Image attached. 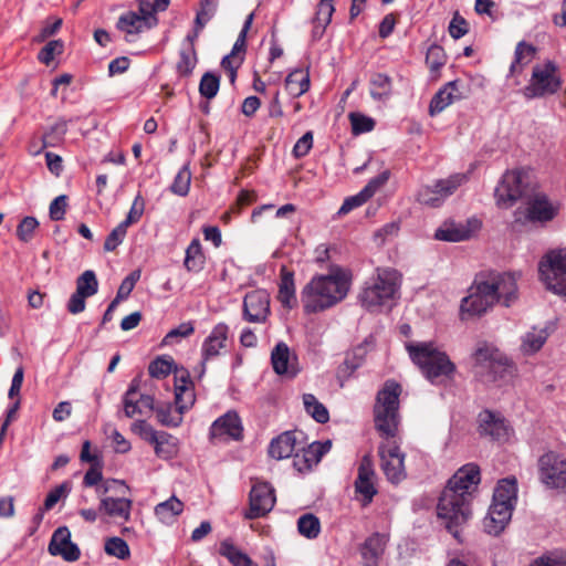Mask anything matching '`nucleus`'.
Segmentation results:
<instances>
[{
  "label": "nucleus",
  "instance_id": "1",
  "mask_svg": "<svg viewBox=\"0 0 566 566\" xmlns=\"http://www.w3.org/2000/svg\"><path fill=\"white\" fill-rule=\"evenodd\" d=\"M400 392V385L387 381L378 392L374 407L375 427L385 439L379 447L380 467L387 480L394 484L406 478L405 454L396 439Z\"/></svg>",
  "mask_w": 566,
  "mask_h": 566
},
{
  "label": "nucleus",
  "instance_id": "2",
  "mask_svg": "<svg viewBox=\"0 0 566 566\" xmlns=\"http://www.w3.org/2000/svg\"><path fill=\"white\" fill-rule=\"evenodd\" d=\"M517 298L516 279L511 273L488 272L475 276L468 295L462 298V319L485 314L495 304L510 306Z\"/></svg>",
  "mask_w": 566,
  "mask_h": 566
},
{
  "label": "nucleus",
  "instance_id": "3",
  "mask_svg": "<svg viewBox=\"0 0 566 566\" xmlns=\"http://www.w3.org/2000/svg\"><path fill=\"white\" fill-rule=\"evenodd\" d=\"M352 274L348 270L332 265L327 273L314 275L301 291V303L306 314L329 310L348 294Z\"/></svg>",
  "mask_w": 566,
  "mask_h": 566
},
{
  "label": "nucleus",
  "instance_id": "4",
  "mask_svg": "<svg viewBox=\"0 0 566 566\" xmlns=\"http://www.w3.org/2000/svg\"><path fill=\"white\" fill-rule=\"evenodd\" d=\"M406 349L415 365L432 384H446L453 379L457 367L444 350L432 342H408Z\"/></svg>",
  "mask_w": 566,
  "mask_h": 566
},
{
  "label": "nucleus",
  "instance_id": "5",
  "mask_svg": "<svg viewBox=\"0 0 566 566\" xmlns=\"http://www.w3.org/2000/svg\"><path fill=\"white\" fill-rule=\"evenodd\" d=\"M400 273L391 268H378L364 284L359 294L361 305L370 312L390 308L398 298Z\"/></svg>",
  "mask_w": 566,
  "mask_h": 566
},
{
  "label": "nucleus",
  "instance_id": "6",
  "mask_svg": "<svg viewBox=\"0 0 566 566\" xmlns=\"http://www.w3.org/2000/svg\"><path fill=\"white\" fill-rule=\"evenodd\" d=\"M536 181L528 169L507 170L495 187V202L497 207L509 209L516 201L527 199L536 190Z\"/></svg>",
  "mask_w": 566,
  "mask_h": 566
},
{
  "label": "nucleus",
  "instance_id": "7",
  "mask_svg": "<svg viewBox=\"0 0 566 566\" xmlns=\"http://www.w3.org/2000/svg\"><path fill=\"white\" fill-rule=\"evenodd\" d=\"M470 503L465 495L457 493L452 489H444L439 499L438 516L444 521L446 527L455 538H459V528L471 516Z\"/></svg>",
  "mask_w": 566,
  "mask_h": 566
},
{
  "label": "nucleus",
  "instance_id": "8",
  "mask_svg": "<svg viewBox=\"0 0 566 566\" xmlns=\"http://www.w3.org/2000/svg\"><path fill=\"white\" fill-rule=\"evenodd\" d=\"M538 273L548 291L566 297V248L546 252L538 263Z\"/></svg>",
  "mask_w": 566,
  "mask_h": 566
},
{
  "label": "nucleus",
  "instance_id": "9",
  "mask_svg": "<svg viewBox=\"0 0 566 566\" xmlns=\"http://www.w3.org/2000/svg\"><path fill=\"white\" fill-rule=\"evenodd\" d=\"M559 203L551 200L545 193L534 190L528 196L524 207L514 211V222L518 224L539 223L552 221L558 214Z\"/></svg>",
  "mask_w": 566,
  "mask_h": 566
},
{
  "label": "nucleus",
  "instance_id": "10",
  "mask_svg": "<svg viewBox=\"0 0 566 566\" xmlns=\"http://www.w3.org/2000/svg\"><path fill=\"white\" fill-rule=\"evenodd\" d=\"M560 87V78L557 67L552 62H545L534 66L530 84L524 94L528 98L553 94Z\"/></svg>",
  "mask_w": 566,
  "mask_h": 566
},
{
  "label": "nucleus",
  "instance_id": "11",
  "mask_svg": "<svg viewBox=\"0 0 566 566\" xmlns=\"http://www.w3.org/2000/svg\"><path fill=\"white\" fill-rule=\"evenodd\" d=\"M539 479L549 489L566 492V459L548 452L539 459Z\"/></svg>",
  "mask_w": 566,
  "mask_h": 566
},
{
  "label": "nucleus",
  "instance_id": "12",
  "mask_svg": "<svg viewBox=\"0 0 566 566\" xmlns=\"http://www.w3.org/2000/svg\"><path fill=\"white\" fill-rule=\"evenodd\" d=\"M465 181L464 175H453L436 181L432 186L422 187L417 196L419 203L436 208L442 205Z\"/></svg>",
  "mask_w": 566,
  "mask_h": 566
},
{
  "label": "nucleus",
  "instance_id": "13",
  "mask_svg": "<svg viewBox=\"0 0 566 566\" xmlns=\"http://www.w3.org/2000/svg\"><path fill=\"white\" fill-rule=\"evenodd\" d=\"M195 391L192 387V382L189 379V376L181 371L179 375H176L175 382V403L178 409L179 416L176 418L168 419L161 411L158 412L159 421L165 426L177 427L181 422V413L185 410H188L195 402Z\"/></svg>",
  "mask_w": 566,
  "mask_h": 566
},
{
  "label": "nucleus",
  "instance_id": "14",
  "mask_svg": "<svg viewBox=\"0 0 566 566\" xmlns=\"http://www.w3.org/2000/svg\"><path fill=\"white\" fill-rule=\"evenodd\" d=\"M481 229V221L476 218L464 222L444 221L434 233L440 241L460 242L473 238Z\"/></svg>",
  "mask_w": 566,
  "mask_h": 566
},
{
  "label": "nucleus",
  "instance_id": "15",
  "mask_svg": "<svg viewBox=\"0 0 566 566\" xmlns=\"http://www.w3.org/2000/svg\"><path fill=\"white\" fill-rule=\"evenodd\" d=\"M480 481V468L475 463H468L454 473L446 489H452V491L465 495L467 500L471 502Z\"/></svg>",
  "mask_w": 566,
  "mask_h": 566
},
{
  "label": "nucleus",
  "instance_id": "16",
  "mask_svg": "<svg viewBox=\"0 0 566 566\" xmlns=\"http://www.w3.org/2000/svg\"><path fill=\"white\" fill-rule=\"evenodd\" d=\"M275 504L273 488L265 482H256L250 492V509L247 518H258L266 515Z\"/></svg>",
  "mask_w": 566,
  "mask_h": 566
},
{
  "label": "nucleus",
  "instance_id": "17",
  "mask_svg": "<svg viewBox=\"0 0 566 566\" xmlns=\"http://www.w3.org/2000/svg\"><path fill=\"white\" fill-rule=\"evenodd\" d=\"M270 310V294L265 290L249 292L243 300V317L250 323L266 322Z\"/></svg>",
  "mask_w": 566,
  "mask_h": 566
},
{
  "label": "nucleus",
  "instance_id": "18",
  "mask_svg": "<svg viewBox=\"0 0 566 566\" xmlns=\"http://www.w3.org/2000/svg\"><path fill=\"white\" fill-rule=\"evenodd\" d=\"M479 428L482 436L499 442L507 441L512 433L506 420L501 415L489 410L479 415Z\"/></svg>",
  "mask_w": 566,
  "mask_h": 566
},
{
  "label": "nucleus",
  "instance_id": "19",
  "mask_svg": "<svg viewBox=\"0 0 566 566\" xmlns=\"http://www.w3.org/2000/svg\"><path fill=\"white\" fill-rule=\"evenodd\" d=\"M389 179V171L385 170L377 177L369 180V182L355 196L348 197L344 200L337 214L339 217L348 214L352 210L363 206L369 200Z\"/></svg>",
  "mask_w": 566,
  "mask_h": 566
},
{
  "label": "nucleus",
  "instance_id": "20",
  "mask_svg": "<svg viewBox=\"0 0 566 566\" xmlns=\"http://www.w3.org/2000/svg\"><path fill=\"white\" fill-rule=\"evenodd\" d=\"M229 327L224 323L217 324L208 337L205 339L201 347V374L205 373V365L208 360L216 358L222 354L227 347Z\"/></svg>",
  "mask_w": 566,
  "mask_h": 566
},
{
  "label": "nucleus",
  "instance_id": "21",
  "mask_svg": "<svg viewBox=\"0 0 566 566\" xmlns=\"http://www.w3.org/2000/svg\"><path fill=\"white\" fill-rule=\"evenodd\" d=\"M211 440H239L242 437V426L235 412H227L218 418L210 428Z\"/></svg>",
  "mask_w": 566,
  "mask_h": 566
},
{
  "label": "nucleus",
  "instance_id": "22",
  "mask_svg": "<svg viewBox=\"0 0 566 566\" xmlns=\"http://www.w3.org/2000/svg\"><path fill=\"white\" fill-rule=\"evenodd\" d=\"M49 553L53 556H62L66 562H75L80 558V549L71 542V533L67 527H59L49 544Z\"/></svg>",
  "mask_w": 566,
  "mask_h": 566
},
{
  "label": "nucleus",
  "instance_id": "23",
  "mask_svg": "<svg viewBox=\"0 0 566 566\" xmlns=\"http://www.w3.org/2000/svg\"><path fill=\"white\" fill-rule=\"evenodd\" d=\"M355 490L356 493L361 496L364 505L369 504L377 493L375 488V471L369 457H364L360 461Z\"/></svg>",
  "mask_w": 566,
  "mask_h": 566
},
{
  "label": "nucleus",
  "instance_id": "24",
  "mask_svg": "<svg viewBox=\"0 0 566 566\" xmlns=\"http://www.w3.org/2000/svg\"><path fill=\"white\" fill-rule=\"evenodd\" d=\"M154 409V399L147 395H138L135 381L130 385L124 398V412L128 418H134Z\"/></svg>",
  "mask_w": 566,
  "mask_h": 566
},
{
  "label": "nucleus",
  "instance_id": "25",
  "mask_svg": "<svg viewBox=\"0 0 566 566\" xmlns=\"http://www.w3.org/2000/svg\"><path fill=\"white\" fill-rule=\"evenodd\" d=\"M511 517L512 511H510L509 506L491 504L482 522L483 530L488 534L496 536L505 530Z\"/></svg>",
  "mask_w": 566,
  "mask_h": 566
},
{
  "label": "nucleus",
  "instance_id": "26",
  "mask_svg": "<svg viewBox=\"0 0 566 566\" xmlns=\"http://www.w3.org/2000/svg\"><path fill=\"white\" fill-rule=\"evenodd\" d=\"M295 357L285 343H279L271 354L273 369L279 375L294 377L297 374Z\"/></svg>",
  "mask_w": 566,
  "mask_h": 566
},
{
  "label": "nucleus",
  "instance_id": "27",
  "mask_svg": "<svg viewBox=\"0 0 566 566\" xmlns=\"http://www.w3.org/2000/svg\"><path fill=\"white\" fill-rule=\"evenodd\" d=\"M132 506L133 502L125 497H102L98 511L113 520L127 522Z\"/></svg>",
  "mask_w": 566,
  "mask_h": 566
},
{
  "label": "nucleus",
  "instance_id": "28",
  "mask_svg": "<svg viewBox=\"0 0 566 566\" xmlns=\"http://www.w3.org/2000/svg\"><path fill=\"white\" fill-rule=\"evenodd\" d=\"M473 359L479 366L490 368L494 373L504 365L499 350L486 343L478 344L473 353Z\"/></svg>",
  "mask_w": 566,
  "mask_h": 566
},
{
  "label": "nucleus",
  "instance_id": "29",
  "mask_svg": "<svg viewBox=\"0 0 566 566\" xmlns=\"http://www.w3.org/2000/svg\"><path fill=\"white\" fill-rule=\"evenodd\" d=\"M546 328L533 327L521 337L520 350L525 356H532L539 352L548 338Z\"/></svg>",
  "mask_w": 566,
  "mask_h": 566
},
{
  "label": "nucleus",
  "instance_id": "30",
  "mask_svg": "<svg viewBox=\"0 0 566 566\" xmlns=\"http://www.w3.org/2000/svg\"><path fill=\"white\" fill-rule=\"evenodd\" d=\"M277 298L287 308H292L296 304L294 273L284 265L280 271Z\"/></svg>",
  "mask_w": 566,
  "mask_h": 566
},
{
  "label": "nucleus",
  "instance_id": "31",
  "mask_svg": "<svg viewBox=\"0 0 566 566\" xmlns=\"http://www.w3.org/2000/svg\"><path fill=\"white\" fill-rule=\"evenodd\" d=\"M516 480L515 478H506L499 481L494 494L492 505L503 504L509 506L510 511L513 512L514 503L516 501Z\"/></svg>",
  "mask_w": 566,
  "mask_h": 566
},
{
  "label": "nucleus",
  "instance_id": "32",
  "mask_svg": "<svg viewBox=\"0 0 566 566\" xmlns=\"http://www.w3.org/2000/svg\"><path fill=\"white\" fill-rule=\"evenodd\" d=\"M387 536L382 534H374L368 537L361 548V555L367 566H377L378 559L385 552Z\"/></svg>",
  "mask_w": 566,
  "mask_h": 566
},
{
  "label": "nucleus",
  "instance_id": "33",
  "mask_svg": "<svg viewBox=\"0 0 566 566\" xmlns=\"http://www.w3.org/2000/svg\"><path fill=\"white\" fill-rule=\"evenodd\" d=\"M296 450V437L294 432H284L279 436L276 439H273L270 448L269 454L271 458L276 460H282L294 454Z\"/></svg>",
  "mask_w": 566,
  "mask_h": 566
},
{
  "label": "nucleus",
  "instance_id": "34",
  "mask_svg": "<svg viewBox=\"0 0 566 566\" xmlns=\"http://www.w3.org/2000/svg\"><path fill=\"white\" fill-rule=\"evenodd\" d=\"M184 511V503L176 496L155 506V515L164 524H172Z\"/></svg>",
  "mask_w": 566,
  "mask_h": 566
},
{
  "label": "nucleus",
  "instance_id": "35",
  "mask_svg": "<svg viewBox=\"0 0 566 566\" xmlns=\"http://www.w3.org/2000/svg\"><path fill=\"white\" fill-rule=\"evenodd\" d=\"M153 25L154 24L150 21L135 12H127L123 14L117 22V28L125 32L127 35L137 34L145 29L151 28Z\"/></svg>",
  "mask_w": 566,
  "mask_h": 566
},
{
  "label": "nucleus",
  "instance_id": "36",
  "mask_svg": "<svg viewBox=\"0 0 566 566\" xmlns=\"http://www.w3.org/2000/svg\"><path fill=\"white\" fill-rule=\"evenodd\" d=\"M153 444L156 455L164 460L172 459L179 450L178 439L165 431H160V434Z\"/></svg>",
  "mask_w": 566,
  "mask_h": 566
},
{
  "label": "nucleus",
  "instance_id": "37",
  "mask_svg": "<svg viewBox=\"0 0 566 566\" xmlns=\"http://www.w3.org/2000/svg\"><path fill=\"white\" fill-rule=\"evenodd\" d=\"M457 91V86L454 82L448 83L443 88H441L431 99L429 112L431 116H434L438 113H441L446 109L452 102L457 98L454 92Z\"/></svg>",
  "mask_w": 566,
  "mask_h": 566
},
{
  "label": "nucleus",
  "instance_id": "38",
  "mask_svg": "<svg viewBox=\"0 0 566 566\" xmlns=\"http://www.w3.org/2000/svg\"><path fill=\"white\" fill-rule=\"evenodd\" d=\"M285 87L292 96H301L310 88L308 73L304 70H294L287 75Z\"/></svg>",
  "mask_w": 566,
  "mask_h": 566
},
{
  "label": "nucleus",
  "instance_id": "39",
  "mask_svg": "<svg viewBox=\"0 0 566 566\" xmlns=\"http://www.w3.org/2000/svg\"><path fill=\"white\" fill-rule=\"evenodd\" d=\"M370 95L376 101H386L391 95V80L388 75L377 73L370 77Z\"/></svg>",
  "mask_w": 566,
  "mask_h": 566
},
{
  "label": "nucleus",
  "instance_id": "40",
  "mask_svg": "<svg viewBox=\"0 0 566 566\" xmlns=\"http://www.w3.org/2000/svg\"><path fill=\"white\" fill-rule=\"evenodd\" d=\"M219 553L228 558L233 566H258L248 555L228 541L220 544Z\"/></svg>",
  "mask_w": 566,
  "mask_h": 566
},
{
  "label": "nucleus",
  "instance_id": "41",
  "mask_svg": "<svg viewBox=\"0 0 566 566\" xmlns=\"http://www.w3.org/2000/svg\"><path fill=\"white\" fill-rule=\"evenodd\" d=\"M205 255L198 239H193L186 250L185 266L188 271L197 272L202 269Z\"/></svg>",
  "mask_w": 566,
  "mask_h": 566
},
{
  "label": "nucleus",
  "instance_id": "42",
  "mask_svg": "<svg viewBox=\"0 0 566 566\" xmlns=\"http://www.w3.org/2000/svg\"><path fill=\"white\" fill-rule=\"evenodd\" d=\"M297 530L306 538H316L321 532L319 520L311 513L304 514L297 521Z\"/></svg>",
  "mask_w": 566,
  "mask_h": 566
},
{
  "label": "nucleus",
  "instance_id": "43",
  "mask_svg": "<svg viewBox=\"0 0 566 566\" xmlns=\"http://www.w3.org/2000/svg\"><path fill=\"white\" fill-rule=\"evenodd\" d=\"M303 403L305 410L317 421L321 423H325L328 420V411L327 409L318 402L315 396L311 394H305L303 396Z\"/></svg>",
  "mask_w": 566,
  "mask_h": 566
},
{
  "label": "nucleus",
  "instance_id": "44",
  "mask_svg": "<svg viewBox=\"0 0 566 566\" xmlns=\"http://www.w3.org/2000/svg\"><path fill=\"white\" fill-rule=\"evenodd\" d=\"M197 64V54L195 48L185 46L180 51V57L177 62V72L182 76L191 74Z\"/></svg>",
  "mask_w": 566,
  "mask_h": 566
},
{
  "label": "nucleus",
  "instance_id": "45",
  "mask_svg": "<svg viewBox=\"0 0 566 566\" xmlns=\"http://www.w3.org/2000/svg\"><path fill=\"white\" fill-rule=\"evenodd\" d=\"M98 282L95 273L91 270L85 271L76 281V292L90 297L97 292Z\"/></svg>",
  "mask_w": 566,
  "mask_h": 566
},
{
  "label": "nucleus",
  "instance_id": "46",
  "mask_svg": "<svg viewBox=\"0 0 566 566\" xmlns=\"http://www.w3.org/2000/svg\"><path fill=\"white\" fill-rule=\"evenodd\" d=\"M67 130V124L65 120H57L49 132L43 136V147H55L62 140Z\"/></svg>",
  "mask_w": 566,
  "mask_h": 566
},
{
  "label": "nucleus",
  "instance_id": "47",
  "mask_svg": "<svg viewBox=\"0 0 566 566\" xmlns=\"http://www.w3.org/2000/svg\"><path fill=\"white\" fill-rule=\"evenodd\" d=\"M104 549L106 554L119 559H127L130 556V551L127 543L120 537L107 538Z\"/></svg>",
  "mask_w": 566,
  "mask_h": 566
},
{
  "label": "nucleus",
  "instance_id": "48",
  "mask_svg": "<svg viewBox=\"0 0 566 566\" xmlns=\"http://www.w3.org/2000/svg\"><path fill=\"white\" fill-rule=\"evenodd\" d=\"M219 86H220L219 76H217L213 73L207 72L201 77V81L199 84V92L203 97L211 99L217 95V93L219 91Z\"/></svg>",
  "mask_w": 566,
  "mask_h": 566
},
{
  "label": "nucleus",
  "instance_id": "49",
  "mask_svg": "<svg viewBox=\"0 0 566 566\" xmlns=\"http://www.w3.org/2000/svg\"><path fill=\"white\" fill-rule=\"evenodd\" d=\"M191 182V172L188 167H182L175 177L170 190L178 196H186Z\"/></svg>",
  "mask_w": 566,
  "mask_h": 566
},
{
  "label": "nucleus",
  "instance_id": "50",
  "mask_svg": "<svg viewBox=\"0 0 566 566\" xmlns=\"http://www.w3.org/2000/svg\"><path fill=\"white\" fill-rule=\"evenodd\" d=\"M195 332V326L191 322L181 323L178 327L171 329L163 339L164 345H174L179 342V339L188 337L192 335Z\"/></svg>",
  "mask_w": 566,
  "mask_h": 566
},
{
  "label": "nucleus",
  "instance_id": "51",
  "mask_svg": "<svg viewBox=\"0 0 566 566\" xmlns=\"http://www.w3.org/2000/svg\"><path fill=\"white\" fill-rule=\"evenodd\" d=\"M217 10V0H200V8L197 12L195 24L199 28L205 25L211 20Z\"/></svg>",
  "mask_w": 566,
  "mask_h": 566
},
{
  "label": "nucleus",
  "instance_id": "52",
  "mask_svg": "<svg viewBox=\"0 0 566 566\" xmlns=\"http://www.w3.org/2000/svg\"><path fill=\"white\" fill-rule=\"evenodd\" d=\"M64 43L61 40H53L39 52L38 59L41 63L49 65L53 59L63 53Z\"/></svg>",
  "mask_w": 566,
  "mask_h": 566
},
{
  "label": "nucleus",
  "instance_id": "53",
  "mask_svg": "<svg viewBox=\"0 0 566 566\" xmlns=\"http://www.w3.org/2000/svg\"><path fill=\"white\" fill-rule=\"evenodd\" d=\"M349 119L353 134L355 135L368 133L374 129L375 120L371 117L365 116L360 113H350Z\"/></svg>",
  "mask_w": 566,
  "mask_h": 566
},
{
  "label": "nucleus",
  "instance_id": "54",
  "mask_svg": "<svg viewBox=\"0 0 566 566\" xmlns=\"http://www.w3.org/2000/svg\"><path fill=\"white\" fill-rule=\"evenodd\" d=\"M446 54L439 45H431L428 49L426 63L431 72L439 71L446 63Z\"/></svg>",
  "mask_w": 566,
  "mask_h": 566
},
{
  "label": "nucleus",
  "instance_id": "55",
  "mask_svg": "<svg viewBox=\"0 0 566 566\" xmlns=\"http://www.w3.org/2000/svg\"><path fill=\"white\" fill-rule=\"evenodd\" d=\"M38 227L39 222L35 218L25 217L17 228V237L23 242H29L33 238Z\"/></svg>",
  "mask_w": 566,
  "mask_h": 566
},
{
  "label": "nucleus",
  "instance_id": "56",
  "mask_svg": "<svg viewBox=\"0 0 566 566\" xmlns=\"http://www.w3.org/2000/svg\"><path fill=\"white\" fill-rule=\"evenodd\" d=\"M335 11L333 0H321L317 6L314 23L319 25H328Z\"/></svg>",
  "mask_w": 566,
  "mask_h": 566
},
{
  "label": "nucleus",
  "instance_id": "57",
  "mask_svg": "<svg viewBox=\"0 0 566 566\" xmlns=\"http://www.w3.org/2000/svg\"><path fill=\"white\" fill-rule=\"evenodd\" d=\"M71 488L70 484L64 482L56 488H54L48 495L43 504L44 511H50L53 506L62 499L66 497Z\"/></svg>",
  "mask_w": 566,
  "mask_h": 566
},
{
  "label": "nucleus",
  "instance_id": "58",
  "mask_svg": "<svg viewBox=\"0 0 566 566\" xmlns=\"http://www.w3.org/2000/svg\"><path fill=\"white\" fill-rule=\"evenodd\" d=\"M145 202L140 196H137L133 201L130 210L126 217V219L120 222L125 228H128L130 224L138 222L144 213Z\"/></svg>",
  "mask_w": 566,
  "mask_h": 566
},
{
  "label": "nucleus",
  "instance_id": "59",
  "mask_svg": "<svg viewBox=\"0 0 566 566\" xmlns=\"http://www.w3.org/2000/svg\"><path fill=\"white\" fill-rule=\"evenodd\" d=\"M534 54V49L525 43H518L515 50V61L511 65V72L514 73L520 64L528 63Z\"/></svg>",
  "mask_w": 566,
  "mask_h": 566
},
{
  "label": "nucleus",
  "instance_id": "60",
  "mask_svg": "<svg viewBox=\"0 0 566 566\" xmlns=\"http://www.w3.org/2000/svg\"><path fill=\"white\" fill-rule=\"evenodd\" d=\"M127 233V228L123 224H118L106 238L104 242L105 251H114L124 240Z\"/></svg>",
  "mask_w": 566,
  "mask_h": 566
},
{
  "label": "nucleus",
  "instance_id": "61",
  "mask_svg": "<svg viewBox=\"0 0 566 566\" xmlns=\"http://www.w3.org/2000/svg\"><path fill=\"white\" fill-rule=\"evenodd\" d=\"M67 207V197L61 195L56 197L50 205V218L54 221L64 219Z\"/></svg>",
  "mask_w": 566,
  "mask_h": 566
},
{
  "label": "nucleus",
  "instance_id": "62",
  "mask_svg": "<svg viewBox=\"0 0 566 566\" xmlns=\"http://www.w3.org/2000/svg\"><path fill=\"white\" fill-rule=\"evenodd\" d=\"M148 370L153 377H166L171 371V363L167 359L158 358L149 365Z\"/></svg>",
  "mask_w": 566,
  "mask_h": 566
},
{
  "label": "nucleus",
  "instance_id": "63",
  "mask_svg": "<svg viewBox=\"0 0 566 566\" xmlns=\"http://www.w3.org/2000/svg\"><path fill=\"white\" fill-rule=\"evenodd\" d=\"M468 32V23L467 21L460 17L458 13L452 18L449 25V33L453 39H460L465 35Z\"/></svg>",
  "mask_w": 566,
  "mask_h": 566
},
{
  "label": "nucleus",
  "instance_id": "64",
  "mask_svg": "<svg viewBox=\"0 0 566 566\" xmlns=\"http://www.w3.org/2000/svg\"><path fill=\"white\" fill-rule=\"evenodd\" d=\"M531 566H566V555L554 553L536 559Z\"/></svg>",
  "mask_w": 566,
  "mask_h": 566
}]
</instances>
